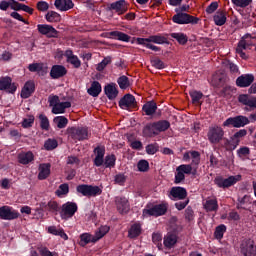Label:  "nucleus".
I'll list each match as a JSON object with an SVG mask.
<instances>
[{"mask_svg":"<svg viewBox=\"0 0 256 256\" xmlns=\"http://www.w3.org/2000/svg\"><path fill=\"white\" fill-rule=\"evenodd\" d=\"M254 81L255 76L253 74H245L237 78L236 85L238 87H249Z\"/></svg>","mask_w":256,"mask_h":256,"instance_id":"20","label":"nucleus"},{"mask_svg":"<svg viewBox=\"0 0 256 256\" xmlns=\"http://www.w3.org/2000/svg\"><path fill=\"white\" fill-rule=\"evenodd\" d=\"M78 206L75 202H66L62 205L60 210V217L61 219H64L67 221V219H71L73 215H75V212L77 211Z\"/></svg>","mask_w":256,"mask_h":256,"instance_id":"13","label":"nucleus"},{"mask_svg":"<svg viewBox=\"0 0 256 256\" xmlns=\"http://www.w3.org/2000/svg\"><path fill=\"white\" fill-rule=\"evenodd\" d=\"M37 9L38 11H48L49 10V3L45 2V1H40L37 3Z\"/></svg>","mask_w":256,"mask_h":256,"instance_id":"63","label":"nucleus"},{"mask_svg":"<svg viewBox=\"0 0 256 256\" xmlns=\"http://www.w3.org/2000/svg\"><path fill=\"white\" fill-rule=\"evenodd\" d=\"M28 69L31 73H38V75H46L47 65L43 63H32L29 64Z\"/></svg>","mask_w":256,"mask_h":256,"instance_id":"26","label":"nucleus"},{"mask_svg":"<svg viewBox=\"0 0 256 256\" xmlns=\"http://www.w3.org/2000/svg\"><path fill=\"white\" fill-rule=\"evenodd\" d=\"M238 181H241V175L230 176L228 178L218 176L215 179V183L220 189H229V187H233Z\"/></svg>","mask_w":256,"mask_h":256,"instance_id":"11","label":"nucleus"},{"mask_svg":"<svg viewBox=\"0 0 256 256\" xmlns=\"http://www.w3.org/2000/svg\"><path fill=\"white\" fill-rule=\"evenodd\" d=\"M249 45H251V43L247 41V37L242 38L241 41L238 43V46L236 48V53L240 55L241 59H247V54L243 51H245V49H247Z\"/></svg>","mask_w":256,"mask_h":256,"instance_id":"29","label":"nucleus"},{"mask_svg":"<svg viewBox=\"0 0 256 256\" xmlns=\"http://www.w3.org/2000/svg\"><path fill=\"white\" fill-rule=\"evenodd\" d=\"M104 91L108 99H115L119 94V91H117V84L115 83L106 85Z\"/></svg>","mask_w":256,"mask_h":256,"instance_id":"33","label":"nucleus"},{"mask_svg":"<svg viewBox=\"0 0 256 256\" xmlns=\"http://www.w3.org/2000/svg\"><path fill=\"white\" fill-rule=\"evenodd\" d=\"M48 103L50 107H52V113L54 115H60L65 113V109H69L71 107V102L66 101V102H61L59 99V96L56 95H51L48 98Z\"/></svg>","mask_w":256,"mask_h":256,"instance_id":"4","label":"nucleus"},{"mask_svg":"<svg viewBox=\"0 0 256 256\" xmlns=\"http://www.w3.org/2000/svg\"><path fill=\"white\" fill-rule=\"evenodd\" d=\"M167 209H169V204L167 203L157 204L152 207L146 206L142 217H161L167 213Z\"/></svg>","mask_w":256,"mask_h":256,"instance_id":"5","label":"nucleus"},{"mask_svg":"<svg viewBox=\"0 0 256 256\" xmlns=\"http://www.w3.org/2000/svg\"><path fill=\"white\" fill-rule=\"evenodd\" d=\"M45 19L48 23H59V21H61V14L55 11H48L45 15Z\"/></svg>","mask_w":256,"mask_h":256,"instance_id":"39","label":"nucleus"},{"mask_svg":"<svg viewBox=\"0 0 256 256\" xmlns=\"http://www.w3.org/2000/svg\"><path fill=\"white\" fill-rule=\"evenodd\" d=\"M37 30L41 35H45L46 37H49V38H55V37H58L59 35V32L57 31V29H55L53 26L49 24H38Z\"/></svg>","mask_w":256,"mask_h":256,"instance_id":"18","label":"nucleus"},{"mask_svg":"<svg viewBox=\"0 0 256 256\" xmlns=\"http://www.w3.org/2000/svg\"><path fill=\"white\" fill-rule=\"evenodd\" d=\"M130 239H135V237H139L141 235V225L133 224L128 233Z\"/></svg>","mask_w":256,"mask_h":256,"instance_id":"44","label":"nucleus"},{"mask_svg":"<svg viewBox=\"0 0 256 256\" xmlns=\"http://www.w3.org/2000/svg\"><path fill=\"white\" fill-rule=\"evenodd\" d=\"M0 91H7V93H15L17 91V84L13 83L11 77L0 78Z\"/></svg>","mask_w":256,"mask_h":256,"instance_id":"15","label":"nucleus"},{"mask_svg":"<svg viewBox=\"0 0 256 256\" xmlns=\"http://www.w3.org/2000/svg\"><path fill=\"white\" fill-rule=\"evenodd\" d=\"M35 159V155H33V152H22L18 155V161L21 163V165H29L31 161Z\"/></svg>","mask_w":256,"mask_h":256,"instance_id":"32","label":"nucleus"},{"mask_svg":"<svg viewBox=\"0 0 256 256\" xmlns=\"http://www.w3.org/2000/svg\"><path fill=\"white\" fill-rule=\"evenodd\" d=\"M170 199H185L187 197V190L182 187H173L169 194Z\"/></svg>","mask_w":256,"mask_h":256,"instance_id":"24","label":"nucleus"},{"mask_svg":"<svg viewBox=\"0 0 256 256\" xmlns=\"http://www.w3.org/2000/svg\"><path fill=\"white\" fill-rule=\"evenodd\" d=\"M176 243H177V235L176 234L168 233L164 237V246L167 247V249H171Z\"/></svg>","mask_w":256,"mask_h":256,"instance_id":"36","label":"nucleus"},{"mask_svg":"<svg viewBox=\"0 0 256 256\" xmlns=\"http://www.w3.org/2000/svg\"><path fill=\"white\" fill-rule=\"evenodd\" d=\"M143 111L146 115H153L157 111V104L155 102H148L144 104Z\"/></svg>","mask_w":256,"mask_h":256,"instance_id":"43","label":"nucleus"},{"mask_svg":"<svg viewBox=\"0 0 256 256\" xmlns=\"http://www.w3.org/2000/svg\"><path fill=\"white\" fill-rule=\"evenodd\" d=\"M67 193H69V184H66V183L61 184L59 186V188L56 190V195L58 197H61L63 195H67Z\"/></svg>","mask_w":256,"mask_h":256,"instance_id":"52","label":"nucleus"},{"mask_svg":"<svg viewBox=\"0 0 256 256\" xmlns=\"http://www.w3.org/2000/svg\"><path fill=\"white\" fill-rule=\"evenodd\" d=\"M190 157L192 159V165H199L201 163V154L198 151H190Z\"/></svg>","mask_w":256,"mask_h":256,"instance_id":"54","label":"nucleus"},{"mask_svg":"<svg viewBox=\"0 0 256 256\" xmlns=\"http://www.w3.org/2000/svg\"><path fill=\"white\" fill-rule=\"evenodd\" d=\"M17 218H19V212H17V210H13V208L9 206L0 207V219L11 221Z\"/></svg>","mask_w":256,"mask_h":256,"instance_id":"17","label":"nucleus"},{"mask_svg":"<svg viewBox=\"0 0 256 256\" xmlns=\"http://www.w3.org/2000/svg\"><path fill=\"white\" fill-rule=\"evenodd\" d=\"M51 175V164H40L38 179L43 181Z\"/></svg>","mask_w":256,"mask_h":256,"instance_id":"31","label":"nucleus"},{"mask_svg":"<svg viewBox=\"0 0 256 256\" xmlns=\"http://www.w3.org/2000/svg\"><path fill=\"white\" fill-rule=\"evenodd\" d=\"M9 7H11L13 11H24L25 13H29V15H33V8L25 4H21L15 0H9V2L7 1L0 2V9L2 11H7Z\"/></svg>","mask_w":256,"mask_h":256,"instance_id":"6","label":"nucleus"},{"mask_svg":"<svg viewBox=\"0 0 256 256\" xmlns=\"http://www.w3.org/2000/svg\"><path fill=\"white\" fill-rule=\"evenodd\" d=\"M207 137L212 145H219V143H222V147L225 149V139L228 138H225V130H223L221 126H211L208 130Z\"/></svg>","mask_w":256,"mask_h":256,"instance_id":"3","label":"nucleus"},{"mask_svg":"<svg viewBox=\"0 0 256 256\" xmlns=\"http://www.w3.org/2000/svg\"><path fill=\"white\" fill-rule=\"evenodd\" d=\"M34 91H35V83L33 81L26 82L21 91L22 99H29V97L33 95Z\"/></svg>","mask_w":256,"mask_h":256,"instance_id":"23","label":"nucleus"},{"mask_svg":"<svg viewBox=\"0 0 256 256\" xmlns=\"http://www.w3.org/2000/svg\"><path fill=\"white\" fill-rule=\"evenodd\" d=\"M152 241L155 243V245L158 247V249H161L163 245L161 244V241H163V236L159 233H154L152 235Z\"/></svg>","mask_w":256,"mask_h":256,"instance_id":"59","label":"nucleus"},{"mask_svg":"<svg viewBox=\"0 0 256 256\" xmlns=\"http://www.w3.org/2000/svg\"><path fill=\"white\" fill-rule=\"evenodd\" d=\"M170 37H172V39H176L179 43V45H186L187 41H189V38L187 37V35L178 32V33H172L170 34Z\"/></svg>","mask_w":256,"mask_h":256,"instance_id":"41","label":"nucleus"},{"mask_svg":"<svg viewBox=\"0 0 256 256\" xmlns=\"http://www.w3.org/2000/svg\"><path fill=\"white\" fill-rule=\"evenodd\" d=\"M115 207L120 215H127L131 211V204L129 198L125 196H116L114 198Z\"/></svg>","mask_w":256,"mask_h":256,"instance_id":"10","label":"nucleus"},{"mask_svg":"<svg viewBox=\"0 0 256 256\" xmlns=\"http://www.w3.org/2000/svg\"><path fill=\"white\" fill-rule=\"evenodd\" d=\"M111 63V57L107 56L105 57L100 63L97 64L96 69L98 71H103L107 65H110Z\"/></svg>","mask_w":256,"mask_h":256,"instance_id":"53","label":"nucleus"},{"mask_svg":"<svg viewBox=\"0 0 256 256\" xmlns=\"http://www.w3.org/2000/svg\"><path fill=\"white\" fill-rule=\"evenodd\" d=\"M214 23L219 27L225 25V23H227V16L225 15V12H217L214 15Z\"/></svg>","mask_w":256,"mask_h":256,"instance_id":"40","label":"nucleus"},{"mask_svg":"<svg viewBox=\"0 0 256 256\" xmlns=\"http://www.w3.org/2000/svg\"><path fill=\"white\" fill-rule=\"evenodd\" d=\"M247 136V131L245 129H241L238 132L234 133V135L229 139H224L225 144L224 147L226 151H235L237 147H239V143H241V139Z\"/></svg>","mask_w":256,"mask_h":256,"instance_id":"7","label":"nucleus"},{"mask_svg":"<svg viewBox=\"0 0 256 256\" xmlns=\"http://www.w3.org/2000/svg\"><path fill=\"white\" fill-rule=\"evenodd\" d=\"M226 231H227V226H225L224 224L217 226L214 232L215 239H218L219 241H221Z\"/></svg>","mask_w":256,"mask_h":256,"instance_id":"48","label":"nucleus"},{"mask_svg":"<svg viewBox=\"0 0 256 256\" xmlns=\"http://www.w3.org/2000/svg\"><path fill=\"white\" fill-rule=\"evenodd\" d=\"M204 209L207 212H216L219 210V202L217 201V198H208L204 202Z\"/></svg>","mask_w":256,"mask_h":256,"instance_id":"30","label":"nucleus"},{"mask_svg":"<svg viewBox=\"0 0 256 256\" xmlns=\"http://www.w3.org/2000/svg\"><path fill=\"white\" fill-rule=\"evenodd\" d=\"M64 57H66L67 63H70L76 69H79V67H81V60H79V57H77V55L73 54L72 50H66L64 53Z\"/></svg>","mask_w":256,"mask_h":256,"instance_id":"22","label":"nucleus"},{"mask_svg":"<svg viewBox=\"0 0 256 256\" xmlns=\"http://www.w3.org/2000/svg\"><path fill=\"white\" fill-rule=\"evenodd\" d=\"M233 5H235L236 7H241V8H245V7H249V5H251L253 0H231Z\"/></svg>","mask_w":256,"mask_h":256,"instance_id":"55","label":"nucleus"},{"mask_svg":"<svg viewBox=\"0 0 256 256\" xmlns=\"http://www.w3.org/2000/svg\"><path fill=\"white\" fill-rule=\"evenodd\" d=\"M57 145H58L57 140L48 139L45 142L44 147L47 151H53V149H56Z\"/></svg>","mask_w":256,"mask_h":256,"instance_id":"58","label":"nucleus"},{"mask_svg":"<svg viewBox=\"0 0 256 256\" xmlns=\"http://www.w3.org/2000/svg\"><path fill=\"white\" fill-rule=\"evenodd\" d=\"M169 37L167 34H157L152 35L148 38H137L138 45H143L146 47V49H151V51H161V48L158 46L153 45L152 43H155L156 45H165L169 43Z\"/></svg>","mask_w":256,"mask_h":256,"instance_id":"1","label":"nucleus"},{"mask_svg":"<svg viewBox=\"0 0 256 256\" xmlns=\"http://www.w3.org/2000/svg\"><path fill=\"white\" fill-rule=\"evenodd\" d=\"M119 107L127 111H129V109H135V107H137L135 96L131 94L124 95V97L119 101Z\"/></svg>","mask_w":256,"mask_h":256,"instance_id":"14","label":"nucleus"},{"mask_svg":"<svg viewBox=\"0 0 256 256\" xmlns=\"http://www.w3.org/2000/svg\"><path fill=\"white\" fill-rule=\"evenodd\" d=\"M33 123H35V117L28 116L23 120L22 127H24V129H29V127H33Z\"/></svg>","mask_w":256,"mask_h":256,"instance_id":"60","label":"nucleus"},{"mask_svg":"<svg viewBox=\"0 0 256 256\" xmlns=\"http://www.w3.org/2000/svg\"><path fill=\"white\" fill-rule=\"evenodd\" d=\"M172 21L173 23H177V25H197V23H199V18L180 12L172 17Z\"/></svg>","mask_w":256,"mask_h":256,"instance_id":"9","label":"nucleus"},{"mask_svg":"<svg viewBox=\"0 0 256 256\" xmlns=\"http://www.w3.org/2000/svg\"><path fill=\"white\" fill-rule=\"evenodd\" d=\"M108 38L116 39L117 41H124V43H129V41H131V36L119 31L109 32Z\"/></svg>","mask_w":256,"mask_h":256,"instance_id":"27","label":"nucleus"},{"mask_svg":"<svg viewBox=\"0 0 256 256\" xmlns=\"http://www.w3.org/2000/svg\"><path fill=\"white\" fill-rule=\"evenodd\" d=\"M151 65L152 67H155V69H165V63H163L159 58L152 59Z\"/></svg>","mask_w":256,"mask_h":256,"instance_id":"61","label":"nucleus"},{"mask_svg":"<svg viewBox=\"0 0 256 256\" xmlns=\"http://www.w3.org/2000/svg\"><path fill=\"white\" fill-rule=\"evenodd\" d=\"M109 226H101L94 235L95 241H99V239H103L107 233H109Z\"/></svg>","mask_w":256,"mask_h":256,"instance_id":"46","label":"nucleus"},{"mask_svg":"<svg viewBox=\"0 0 256 256\" xmlns=\"http://www.w3.org/2000/svg\"><path fill=\"white\" fill-rule=\"evenodd\" d=\"M115 161H117V158L115 157V155L113 154L107 155L104 160V165L106 168L115 167Z\"/></svg>","mask_w":256,"mask_h":256,"instance_id":"50","label":"nucleus"},{"mask_svg":"<svg viewBox=\"0 0 256 256\" xmlns=\"http://www.w3.org/2000/svg\"><path fill=\"white\" fill-rule=\"evenodd\" d=\"M39 120L41 129H44V131H49V118H47V116H45L44 114H40Z\"/></svg>","mask_w":256,"mask_h":256,"instance_id":"51","label":"nucleus"},{"mask_svg":"<svg viewBox=\"0 0 256 256\" xmlns=\"http://www.w3.org/2000/svg\"><path fill=\"white\" fill-rule=\"evenodd\" d=\"M48 233H50L51 235H57L58 237H61L62 239H64V241H67V239H69V236H67V234L65 233L63 228H57L55 226H49L48 227Z\"/></svg>","mask_w":256,"mask_h":256,"instance_id":"34","label":"nucleus"},{"mask_svg":"<svg viewBox=\"0 0 256 256\" xmlns=\"http://www.w3.org/2000/svg\"><path fill=\"white\" fill-rule=\"evenodd\" d=\"M240 255L242 256H256L255 241L251 239H244L240 243Z\"/></svg>","mask_w":256,"mask_h":256,"instance_id":"12","label":"nucleus"},{"mask_svg":"<svg viewBox=\"0 0 256 256\" xmlns=\"http://www.w3.org/2000/svg\"><path fill=\"white\" fill-rule=\"evenodd\" d=\"M250 154L251 150L247 146L241 147L237 150V155L240 159H242V161H245Z\"/></svg>","mask_w":256,"mask_h":256,"instance_id":"49","label":"nucleus"},{"mask_svg":"<svg viewBox=\"0 0 256 256\" xmlns=\"http://www.w3.org/2000/svg\"><path fill=\"white\" fill-rule=\"evenodd\" d=\"M87 93L91 95V97H99L101 93V84L98 81H94L91 84V87L87 90Z\"/></svg>","mask_w":256,"mask_h":256,"instance_id":"38","label":"nucleus"},{"mask_svg":"<svg viewBox=\"0 0 256 256\" xmlns=\"http://www.w3.org/2000/svg\"><path fill=\"white\" fill-rule=\"evenodd\" d=\"M54 123L57 125L58 129H65L69 123V120L65 116H56L54 118Z\"/></svg>","mask_w":256,"mask_h":256,"instance_id":"45","label":"nucleus"},{"mask_svg":"<svg viewBox=\"0 0 256 256\" xmlns=\"http://www.w3.org/2000/svg\"><path fill=\"white\" fill-rule=\"evenodd\" d=\"M40 207L41 209H44V211H49L50 213H57V211H59V204H57L56 201H50L47 204L41 203Z\"/></svg>","mask_w":256,"mask_h":256,"instance_id":"35","label":"nucleus"},{"mask_svg":"<svg viewBox=\"0 0 256 256\" xmlns=\"http://www.w3.org/2000/svg\"><path fill=\"white\" fill-rule=\"evenodd\" d=\"M118 85L120 89L129 88V78L127 76H121L120 78H118Z\"/></svg>","mask_w":256,"mask_h":256,"instance_id":"57","label":"nucleus"},{"mask_svg":"<svg viewBox=\"0 0 256 256\" xmlns=\"http://www.w3.org/2000/svg\"><path fill=\"white\" fill-rule=\"evenodd\" d=\"M65 75H67V68L63 65H54L50 71L52 79H60V77H65Z\"/></svg>","mask_w":256,"mask_h":256,"instance_id":"21","label":"nucleus"},{"mask_svg":"<svg viewBox=\"0 0 256 256\" xmlns=\"http://www.w3.org/2000/svg\"><path fill=\"white\" fill-rule=\"evenodd\" d=\"M89 243H97V240H95V235H91L89 233L82 234L80 236L81 247H85V245H89Z\"/></svg>","mask_w":256,"mask_h":256,"instance_id":"37","label":"nucleus"},{"mask_svg":"<svg viewBox=\"0 0 256 256\" xmlns=\"http://www.w3.org/2000/svg\"><path fill=\"white\" fill-rule=\"evenodd\" d=\"M235 118V123H236V129H239L241 127H245V125H249V118L247 116H236Z\"/></svg>","mask_w":256,"mask_h":256,"instance_id":"47","label":"nucleus"},{"mask_svg":"<svg viewBox=\"0 0 256 256\" xmlns=\"http://www.w3.org/2000/svg\"><path fill=\"white\" fill-rule=\"evenodd\" d=\"M190 97L194 105H201V99H203V93L197 90L190 91Z\"/></svg>","mask_w":256,"mask_h":256,"instance_id":"42","label":"nucleus"},{"mask_svg":"<svg viewBox=\"0 0 256 256\" xmlns=\"http://www.w3.org/2000/svg\"><path fill=\"white\" fill-rule=\"evenodd\" d=\"M68 133L71 135L72 139H77L78 141H83V139H87L89 133L87 132V128L83 127H71L67 129Z\"/></svg>","mask_w":256,"mask_h":256,"instance_id":"16","label":"nucleus"},{"mask_svg":"<svg viewBox=\"0 0 256 256\" xmlns=\"http://www.w3.org/2000/svg\"><path fill=\"white\" fill-rule=\"evenodd\" d=\"M76 191L84 197H97L103 193V190L99 186L81 184L78 185Z\"/></svg>","mask_w":256,"mask_h":256,"instance_id":"8","label":"nucleus"},{"mask_svg":"<svg viewBox=\"0 0 256 256\" xmlns=\"http://www.w3.org/2000/svg\"><path fill=\"white\" fill-rule=\"evenodd\" d=\"M171 127V123L166 120L147 124L143 129L144 137H153V135H159L163 131H167Z\"/></svg>","mask_w":256,"mask_h":256,"instance_id":"2","label":"nucleus"},{"mask_svg":"<svg viewBox=\"0 0 256 256\" xmlns=\"http://www.w3.org/2000/svg\"><path fill=\"white\" fill-rule=\"evenodd\" d=\"M238 101L242 103V105H246L247 107H250V109H255L256 108V98L251 97L247 94H241L238 97Z\"/></svg>","mask_w":256,"mask_h":256,"instance_id":"25","label":"nucleus"},{"mask_svg":"<svg viewBox=\"0 0 256 256\" xmlns=\"http://www.w3.org/2000/svg\"><path fill=\"white\" fill-rule=\"evenodd\" d=\"M176 171H181L182 173L189 175L193 171V167L189 164H182L176 168Z\"/></svg>","mask_w":256,"mask_h":256,"instance_id":"56","label":"nucleus"},{"mask_svg":"<svg viewBox=\"0 0 256 256\" xmlns=\"http://www.w3.org/2000/svg\"><path fill=\"white\" fill-rule=\"evenodd\" d=\"M223 127H235L236 128L235 117H230V118L226 119L223 122Z\"/></svg>","mask_w":256,"mask_h":256,"instance_id":"64","label":"nucleus"},{"mask_svg":"<svg viewBox=\"0 0 256 256\" xmlns=\"http://www.w3.org/2000/svg\"><path fill=\"white\" fill-rule=\"evenodd\" d=\"M54 6L58 11L65 12L73 9L75 4L73 3V0H55Z\"/></svg>","mask_w":256,"mask_h":256,"instance_id":"19","label":"nucleus"},{"mask_svg":"<svg viewBox=\"0 0 256 256\" xmlns=\"http://www.w3.org/2000/svg\"><path fill=\"white\" fill-rule=\"evenodd\" d=\"M111 9L118 15H123V13H127V2H125V0H120L112 3Z\"/></svg>","mask_w":256,"mask_h":256,"instance_id":"28","label":"nucleus"},{"mask_svg":"<svg viewBox=\"0 0 256 256\" xmlns=\"http://www.w3.org/2000/svg\"><path fill=\"white\" fill-rule=\"evenodd\" d=\"M138 170L141 172H145L149 170V162H147L146 160H140L138 162Z\"/></svg>","mask_w":256,"mask_h":256,"instance_id":"62","label":"nucleus"}]
</instances>
